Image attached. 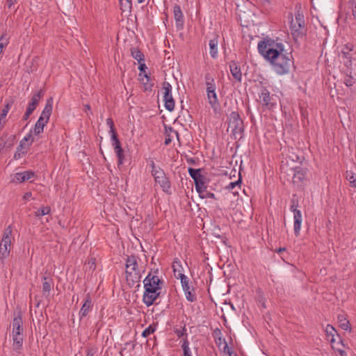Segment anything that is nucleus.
<instances>
[{"mask_svg":"<svg viewBox=\"0 0 356 356\" xmlns=\"http://www.w3.org/2000/svg\"><path fill=\"white\" fill-rule=\"evenodd\" d=\"M181 348L184 351V356L191 355V350L189 348V342L187 338L183 339V343L181 345Z\"/></svg>","mask_w":356,"mask_h":356,"instance_id":"obj_39","label":"nucleus"},{"mask_svg":"<svg viewBox=\"0 0 356 356\" xmlns=\"http://www.w3.org/2000/svg\"><path fill=\"white\" fill-rule=\"evenodd\" d=\"M126 279L132 284L140 282L141 275L138 268L137 258L134 255L127 257L126 259Z\"/></svg>","mask_w":356,"mask_h":356,"instance_id":"obj_2","label":"nucleus"},{"mask_svg":"<svg viewBox=\"0 0 356 356\" xmlns=\"http://www.w3.org/2000/svg\"><path fill=\"white\" fill-rule=\"evenodd\" d=\"M13 229L11 225L8 226L3 232L1 240L4 241L5 243H7L6 241H11V235H12Z\"/></svg>","mask_w":356,"mask_h":356,"instance_id":"obj_38","label":"nucleus"},{"mask_svg":"<svg viewBox=\"0 0 356 356\" xmlns=\"http://www.w3.org/2000/svg\"><path fill=\"white\" fill-rule=\"evenodd\" d=\"M35 174L33 171H24L22 172H17L14 175V178L13 179V182L22 183L25 181L30 180L31 179L35 177Z\"/></svg>","mask_w":356,"mask_h":356,"instance_id":"obj_19","label":"nucleus"},{"mask_svg":"<svg viewBox=\"0 0 356 356\" xmlns=\"http://www.w3.org/2000/svg\"><path fill=\"white\" fill-rule=\"evenodd\" d=\"M163 90H164L163 100L165 108L169 111H172L175 108V100L172 95V86L170 83L164 81Z\"/></svg>","mask_w":356,"mask_h":356,"instance_id":"obj_6","label":"nucleus"},{"mask_svg":"<svg viewBox=\"0 0 356 356\" xmlns=\"http://www.w3.org/2000/svg\"><path fill=\"white\" fill-rule=\"evenodd\" d=\"M161 291L156 289H145L143 302L147 307H149L155 303L156 300L159 298Z\"/></svg>","mask_w":356,"mask_h":356,"instance_id":"obj_11","label":"nucleus"},{"mask_svg":"<svg viewBox=\"0 0 356 356\" xmlns=\"http://www.w3.org/2000/svg\"><path fill=\"white\" fill-rule=\"evenodd\" d=\"M115 152L118 156V165H122L123 163V160L124 159L123 149L121 147L120 149H115Z\"/></svg>","mask_w":356,"mask_h":356,"instance_id":"obj_41","label":"nucleus"},{"mask_svg":"<svg viewBox=\"0 0 356 356\" xmlns=\"http://www.w3.org/2000/svg\"><path fill=\"white\" fill-rule=\"evenodd\" d=\"M353 45L351 43H347L341 47L339 52V58L344 67H352V54L350 52L353 51Z\"/></svg>","mask_w":356,"mask_h":356,"instance_id":"obj_5","label":"nucleus"},{"mask_svg":"<svg viewBox=\"0 0 356 356\" xmlns=\"http://www.w3.org/2000/svg\"><path fill=\"white\" fill-rule=\"evenodd\" d=\"M206 86H207V95H209V92H216L215 82L212 83V81H208V83H206Z\"/></svg>","mask_w":356,"mask_h":356,"instance_id":"obj_44","label":"nucleus"},{"mask_svg":"<svg viewBox=\"0 0 356 356\" xmlns=\"http://www.w3.org/2000/svg\"><path fill=\"white\" fill-rule=\"evenodd\" d=\"M120 6L122 12L129 13L131 9L132 3L130 0H120Z\"/></svg>","mask_w":356,"mask_h":356,"instance_id":"obj_35","label":"nucleus"},{"mask_svg":"<svg viewBox=\"0 0 356 356\" xmlns=\"http://www.w3.org/2000/svg\"><path fill=\"white\" fill-rule=\"evenodd\" d=\"M305 24H302L297 20L292 19L290 24V29L291 31V33L294 37L300 36L302 35L301 32V29L304 28Z\"/></svg>","mask_w":356,"mask_h":356,"instance_id":"obj_26","label":"nucleus"},{"mask_svg":"<svg viewBox=\"0 0 356 356\" xmlns=\"http://www.w3.org/2000/svg\"><path fill=\"white\" fill-rule=\"evenodd\" d=\"M173 268H174L175 277L177 279H179L181 280V283L182 282V277L183 278L184 277L185 280L188 279V277L184 274L181 273V271H179V270H178V272L177 273V269L175 268V265H173Z\"/></svg>","mask_w":356,"mask_h":356,"instance_id":"obj_45","label":"nucleus"},{"mask_svg":"<svg viewBox=\"0 0 356 356\" xmlns=\"http://www.w3.org/2000/svg\"><path fill=\"white\" fill-rule=\"evenodd\" d=\"M258 51L279 75L289 73L294 67L291 53L284 50V44L277 40L264 38L258 43Z\"/></svg>","mask_w":356,"mask_h":356,"instance_id":"obj_1","label":"nucleus"},{"mask_svg":"<svg viewBox=\"0 0 356 356\" xmlns=\"http://www.w3.org/2000/svg\"><path fill=\"white\" fill-rule=\"evenodd\" d=\"M146 68H147V67H146V65H145V63H140V65H139L138 69H139V70H140V72H145V70Z\"/></svg>","mask_w":356,"mask_h":356,"instance_id":"obj_59","label":"nucleus"},{"mask_svg":"<svg viewBox=\"0 0 356 356\" xmlns=\"http://www.w3.org/2000/svg\"><path fill=\"white\" fill-rule=\"evenodd\" d=\"M30 115H31V114L25 112V113L23 115L22 120H25V121L27 120L29 118Z\"/></svg>","mask_w":356,"mask_h":356,"instance_id":"obj_62","label":"nucleus"},{"mask_svg":"<svg viewBox=\"0 0 356 356\" xmlns=\"http://www.w3.org/2000/svg\"><path fill=\"white\" fill-rule=\"evenodd\" d=\"M144 289H151L160 291L162 288L163 281L157 275H153L151 272L143 280Z\"/></svg>","mask_w":356,"mask_h":356,"instance_id":"obj_7","label":"nucleus"},{"mask_svg":"<svg viewBox=\"0 0 356 356\" xmlns=\"http://www.w3.org/2000/svg\"><path fill=\"white\" fill-rule=\"evenodd\" d=\"M337 324L338 327L349 333L352 332V326L348 319V314L343 311L337 315Z\"/></svg>","mask_w":356,"mask_h":356,"instance_id":"obj_15","label":"nucleus"},{"mask_svg":"<svg viewBox=\"0 0 356 356\" xmlns=\"http://www.w3.org/2000/svg\"><path fill=\"white\" fill-rule=\"evenodd\" d=\"M47 123V120H42V118H39L33 128L34 134L39 135L40 133H42L44 127Z\"/></svg>","mask_w":356,"mask_h":356,"instance_id":"obj_27","label":"nucleus"},{"mask_svg":"<svg viewBox=\"0 0 356 356\" xmlns=\"http://www.w3.org/2000/svg\"><path fill=\"white\" fill-rule=\"evenodd\" d=\"M207 98H208L209 103L210 104L211 106L214 110H216L220 106V104H219L218 98H217L216 92H209V95H207Z\"/></svg>","mask_w":356,"mask_h":356,"instance_id":"obj_28","label":"nucleus"},{"mask_svg":"<svg viewBox=\"0 0 356 356\" xmlns=\"http://www.w3.org/2000/svg\"><path fill=\"white\" fill-rule=\"evenodd\" d=\"M259 98L261 100L262 106L268 109H271L276 105L275 96L270 95L269 90L266 87H262Z\"/></svg>","mask_w":356,"mask_h":356,"instance_id":"obj_9","label":"nucleus"},{"mask_svg":"<svg viewBox=\"0 0 356 356\" xmlns=\"http://www.w3.org/2000/svg\"><path fill=\"white\" fill-rule=\"evenodd\" d=\"M96 352L97 349L95 348H88L86 350V356H94Z\"/></svg>","mask_w":356,"mask_h":356,"instance_id":"obj_49","label":"nucleus"},{"mask_svg":"<svg viewBox=\"0 0 356 356\" xmlns=\"http://www.w3.org/2000/svg\"><path fill=\"white\" fill-rule=\"evenodd\" d=\"M8 44V39L6 38V34H2L0 37V54L2 52L3 49Z\"/></svg>","mask_w":356,"mask_h":356,"instance_id":"obj_43","label":"nucleus"},{"mask_svg":"<svg viewBox=\"0 0 356 356\" xmlns=\"http://www.w3.org/2000/svg\"><path fill=\"white\" fill-rule=\"evenodd\" d=\"M92 307V298L89 293L86 295V298L85 302H83L80 311H79V316L80 318L83 317L87 316L88 312L90 311Z\"/></svg>","mask_w":356,"mask_h":356,"instance_id":"obj_22","label":"nucleus"},{"mask_svg":"<svg viewBox=\"0 0 356 356\" xmlns=\"http://www.w3.org/2000/svg\"><path fill=\"white\" fill-rule=\"evenodd\" d=\"M43 96L44 91L42 90H40L39 91L33 94L29 104L37 107L40 100L43 97Z\"/></svg>","mask_w":356,"mask_h":356,"instance_id":"obj_31","label":"nucleus"},{"mask_svg":"<svg viewBox=\"0 0 356 356\" xmlns=\"http://www.w3.org/2000/svg\"><path fill=\"white\" fill-rule=\"evenodd\" d=\"M173 14L177 28L178 29H182L184 26V15L181 7L179 5L174 6Z\"/></svg>","mask_w":356,"mask_h":356,"instance_id":"obj_20","label":"nucleus"},{"mask_svg":"<svg viewBox=\"0 0 356 356\" xmlns=\"http://www.w3.org/2000/svg\"><path fill=\"white\" fill-rule=\"evenodd\" d=\"M295 20H297L298 22H299L302 24H305L304 16L302 14H300V13H298L296 14V19Z\"/></svg>","mask_w":356,"mask_h":356,"instance_id":"obj_52","label":"nucleus"},{"mask_svg":"<svg viewBox=\"0 0 356 356\" xmlns=\"http://www.w3.org/2000/svg\"><path fill=\"white\" fill-rule=\"evenodd\" d=\"M188 170L190 176L194 180L196 190L199 191L203 185H205L207 180L206 177L201 174L202 169L189 168Z\"/></svg>","mask_w":356,"mask_h":356,"instance_id":"obj_10","label":"nucleus"},{"mask_svg":"<svg viewBox=\"0 0 356 356\" xmlns=\"http://www.w3.org/2000/svg\"><path fill=\"white\" fill-rule=\"evenodd\" d=\"M186 327H185V326H184V327L182 328V330H176L175 331V332L176 333L177 336L178 337H179V338H180V337H183L184 335H186Z\"/></svg>","mask_w":356,"mask_h":356,"instance_id":"obj_47","label":"nucleus"},{"mask_svg":"<svg viewBox=\"0 0 356 356\" xmlns=\"http://www.w3.org/2000/svg\"><path fill=\"white\" fill-rule=\"evenodd\" d=\"M106 124L109 127L110 129H113L115 127L114 122L111 118L106 119Z\"/></svg>","mask_w":356,"mask_h":356,"instance_id":"obj_55","label":"nucleus"},{"mask_svg":"<svg viewBox=\"0 0 356 356\" xmlns=\"http://www.w3.org/2000/svg\"><path fill=\"white\" fill-rule=\"evenodd\" d=\"M32 131H31L22 140H20L19 145L14 154V159L18 160L23 157L28 151V147L33 143Z\"/></svg>","mask_w":356,"mask_h":356,"instance_id":"obj_4","label":"nucleus"},{"mask_svg":"<svg viewBox=\"0 0 356 356\" xmlns=\"http://www.w3.org/2000/svg\"><path fill=\"white\" fill-rule=\"evenodd\" d=\"M204 78L206 80V83H208V81H212V83L214 82V79L211 77L210 74H206Z\"/></svg>","mask_w":356,"mask_h":356,"instance_id":"obj_57","label":"nucleus"},{"mask_svg":"<svg viewBox=\"0 0 356 356\" xmlns=\"http://www.w3.org/2000/svg\"><path fill=\"white\" fill-rule=\"evenodd\" d=\"M241 183V180L238 179V181H234V182H231L229 185V188H234L236 186H238Z\"/></svg>","mask_w":356,"mask_h":356,"instance_id":"obj_56","label":"nucleus"},{"mask_svg":"<svg viewBox=\"0 0 356 356\" xmlns=\"http://www.w3.org/2000/svg\"><path fill=\"white\" fill-rule=\"evenodd\" d=\"M340 72L343 78L341 81L348 87H352L355 83V79L352 76V67L340 68Z\"/></svg>","mask_w":356,"mask_h":356,"instance_id":"obj_16","label":"nucleus"},{"mask_svg":"<svg viewBox=\"0 0 356 356\" xmlns=\"http://www.w3.org/2000/svg\"><path fill=\"white\" fill-rule=\"evenodd\" d=\"M51 208L48 206L42 207L35 211V216L37 217H41L45 215H47L50 213Z\"/></svg>","mask_w":356,"mask_h":356,"instance_id":"obj_36","label":"nucleus"},{"mask_svg":"<svg viewBox=\"0 0 356 356\" xmlns=\"http://www.w3.org/2000/svg\"><path fill=\"white\" fill-rule=\"evenodd\" d=\"M334 331V326L332 325H327L325 332L327 337V341L330 343V346L332 348H334V334H332Z\"/></svg>","mask_w":356,"mask_h":356,"instance_id":"obj_32","label":"nucleus"},{"mask_svg":"<svg viewBox=\"0 0 356 356\" xmlns=\"http://www.w3.org/2000/svg\"><path fill=\"white\" fill-rule=\"evenodd\" d=\"M290 170L293 175V183L298 186L301 185L306 177L307 170L300 166H296L291 168Z\"/></svg>","mask_w":356,"mask_h":356,"instance_id":"obj_12","label":"nucleus"},{"mask_svg":"<svg viewBox=\"0 0 356 356\" xmlns=\"http://www.w3.org/2000/svg\"><path fill=\"white\" fill-rule=\"evenodd\" d=\"M298 204H295L293 202V204L291 206V209L293 212L294 218V233L296 236H298L301 229L302 223V214L301 211L297 209Z\"/></svg>","mask_w":356,"mask_h":356,"instance_id":"obj_14","label":"nucleus"},{"mask_svg":"<svg viewBox=\"0 0 356 356\" xmlns=\"http://www.w3.org/2000/svg\"><path fill=\"white\" fill-rule=\"evenodd\" d=\"M152 176L155 181L163 188V191L168 193L170 190V184L164 171L160 167H158L157 171H155Z\"/></svg>","mask_w":356,"mask_h":356,"instance_id":"obj_8","label":"nucleus"},{"mask_svg":"<svg viewBox=\"0 0 356 356\" xmlns=\"http://www.w3.org/2000/svg\"><path fill=\"white\" fill-rule=\"evenodd\" d=\"M12 339L13 350L17 354H21V350L22 349L24 343L23 334H12Z\"/></svg>","mask_w":356,"mask_h":356,"instance_id":"obj_18","label":"nucleus"},{"mask_svg":"<svg viewBox=\"0 0 356 356\" xmlns=\"http://www.w3.org/2000/svg\"><path fill=\"white\" fill-rule=\"evenodd\" d=\"M181 286L186 295V298L189 302H195L197 300L195 290L193 286L189 283L188 278L185 280V278L182 277Z\"/></svg>","mask_w":356,"mask_h":356,"instance_id":"obj_13","label":"nucleus"},{"mask_svg":"<svg viewBox=\"0 0 356 356\" xmlns=\"http://www.w3.org/2000/svg\"><path fill=\"white\" fill-rule=\"evenodd\" d=\"M131 54L139 63L144 60V56L138 48L132 47L131 49Z\"/></svg>","mask_w":356,"mask_h":356,"instance_id":"obj_34","label":"nucleus"},{"mask_svg":"<svg viewBox=\"0 0 356 356\" xmlns=\"http://www.w3.org/2000/svg\"><path fill=\"white\" fill-rule=\"evenodd\" d=\"M225 339H222L221 337H219L218 338L216 339V343L217 346H220L222 343V341H224Z\"/></svg>","mask_w":356,"mask_h":356,"instance_id":"obj_58","label":"nucleus"},{"mask_svg":"<svg viewBox=\"0 0 356 356\" xmlns=\"http://www.w3.org/2000/svg\"><path fill=\"white\" fill-rule=\"evenodd\" d=\"M149 165L152 168L151 172H152V175L155 172V171H157L159 166H156L154 161L152 159H149Z\"/></svg>","mask_w":356,"mask_h":356,"instance_id":"obj_51","label":"nucleus"},{"mask_svg":"<svg viewBox=\"0 0 356 356\" xmlns=\"http://www.w3.org/2000/svg\"><path fill=\"white\" fill-rule=\"evenodd\" d=\"M110 133L111 134V140L118 138L115 127H113V129H110Z\"/></svg>","mask_w":356,"mask_h":356,"instance_id":"obj_54","label":"nucleus"},{"mask_svg":"<svg viewBox=\"0 0 356 356\" xmlns=\"http://www.w3.org/2000/svg\"><path fill=\"white\" fill-rule=\"evenodd\" d=\"M18 0H6V6L8 10H17V7H16V4L17 3Z\"/></svg>","mask_w":356,"mask_h":356,"instance_id":"obj_42","label":"nucleus"},{"mask_svg":"<svg viewBox=\"0 0 356 356\" xmlns=\"http://www.w3.org/2000/svg\"><path fill=\"white\" fill-rule=\"evenodd\" d=\"M230 129L234 138H242L244 131L243 121L241 118L238 113L233 111L229 117L228 129Z\"/></svg>","mask_w":356,"mask_h":356,"instance_id":"obj_3","label":"nucleus"},{"mask_svg":"<svg viewBox=\"0 0 356 356\" xmlns=\"http://www.w3.org/2000/svg\"><path fill=\"white\" fill-rule=\"evenodd\" d=\"M13 104V101L7 102L3 108L1 110L0 119L5 120L6 117Z\"/></svg>","mask_w":356,"mask_h":356,"instance_id":"obj_33","label":"nucleus"},{"mask_svg":"<svg viewBox=\"0 0 356 356\" xmlns=\"http://www.w3.org/2000/svg\"><path fill=\"white\" fill-rule=\"evenodd\" d=\"M187 162L190 164H192V165H195L196 164V161H195V158H188L187 159Z\"/></svg>","mask_w":356,"mask_h":356,"instance_id":"obj_60","label":"nucleus"},{"mask_svg":"<svg viewBox=\"0 0 356 356\" xmlns=\"http://www.w3.org/2000/svg\"><path fill=\"white\" fill-rule=\"evenodd\" d=\"M230 72L234 79L241 83L242 80V73L241 67L236 61H231L229 64Z\"/></svg>","mask_w":356,"mask_h":356,"instance_id":"obj_24","label":"nucleus"},{"mask_svg":"<svg viewBox=\"0 0 356 356\" xmlns=\"http://www.w3.org/2000/svg\"><path fill=\"white\" fill-rule=\"evenodd\" d=\"M36 108L29 103L26 112L31 115Z\"/></svg>","mask_w":356,"mask_h":356,"instance_id":"obj_53","label":"nucleus"},{"mask_svg":"<svg viewBox=\"0 0 356 356\" xmlns=\"http://www.w3.org/2000/svg\"><path fill=\"white\" fill-rule=\"evenodd\" d=\"M6 124V120H2L0 119V131L3 129Z\"/></svg>","mask_w":356,"mask_h":356,"instance_id":"obj_61","label":"nucleus"},{"mask_svg":"<svg viewBox=\"0 0 356 356\" xmlns=\"http://www.w3.org/2000/svg\"><path fill=\"white\" fill-rule=\"evenodd\" d=\"M83 107H84V111L85 112L90 111L91 108H90V106L89 104H85L83 106Z\"/></svg>","mask_w":356,"mask_h":356,"instance_id":"obj_64","label":"nucleus"},{"mask_svg":"<svg viewBox=\"0 0 356 356\" xmlns=\"http://www.w3.org/2000/svg\"><path fill=\"white\" fill-rule=\"evenodd\" d=\"M156 330L155 325H150L147 328H145L142 332V337L146 338L149 337L150 334H153Z\"/></svg>","mask_w":356,"mask_h":356,"instance_id":"obj_40","label":"nucleus"},{"mask_svg":"<svg viewBox=\"0 0 356 356\" xmlns=\"http://www.w3.org/2000/svg\"><path fill=\"white\" fill-rule=\"evenodd\" d=\"M112 140V145L114 148V150L121 148V143L118 138L111 140Z\"/></svg>","mask_w":356,"mask_h":356,"instance_id":"obj_46","label":"nucleus"},{"mask_svg":"<svg viewBox=\"0 0 356 356\" xmlns=\"http://www.w3.org/2000/svg\"><path fill=\"white\" fill-rule=\"evenodd\" d=\"M224 343H225V346H224V348H223V350L225 353H227L229 356H232L234 353H233V351L232 350V348H230L227 342L225 341V340H224Z\"/></svg>","mask_w":356,"mask_h":356,"instance_id":"obj_48","label":"nucleus"},{"mask_svg":"<svg viewBox=\"0 0 356 356\" xmlns=\"http://www.w3.org/2000/svg\"><path fill=\"white\" fill-rule=\"evenodd\" d=\"M6 242L5 243L3 240L0 242V261L2 262L10 254L11 241H6Z\"/></svg>","mask_w":356,"mask_h":356,"instance_id":"obj_23","label":"nucleus"},{"mask_svg":"<svg viewBox=\"0 0 356 356\" xmlns=\"http://www.w3.org/2000/svg\"><path fill=\"white\" fill-rule=\"evenodd\" d=\"M197 193H199V197L201 198V199H204V198H215L214 197V194L211 192H210L209 190H208V187L205 185H203L202 186V188H200L199 191H197Z\"/></svg>","mask_w":356,"mask_h":356,"instance_id":"obj_29","label":"nucleus"},{"mask_svg":"<svg viewBox=\"0 0 356 356\" xmlns=\"http://www.w3.org/2000/svg\"><path fill=\"white\" fill-rule=\"evenodd\" d=\"M346 179L349 181L352 188L356 187V176L352 172H346Z\"/></svg>","mask_w":356,"mask_h":356,"instance_id":"obj_37","label":"nucleus"},{"mask_svg":"<svg viewBox=\"0 0 356 356\" xmlns=\"http://www.w3.org/2000/svg\"><path fill=\"white\" fill-rule=\"evenodd\" d=\"M281 170L282 172H284L286 173H288L287 166H286L285 164H282L281 166Z\"/></svg>","mask_w":356,"mask_h":356,"instance_id":"obj_63","label":"nucleus"},{"mask_svg":"<svg viewBox=\"0 0 356 356\" xmlns=\"http://www.w3.org/2000/svg\"><path fill=\"white\" fill-rule=\"evenodd\" d=\"M42 282V296L48 299L50 296L51 291L54 285V282L51 278L44 276Z\"/></svg>","mask_w":356,"mask_h":356,"instance_id":"obj_21","label":"nucleus"},{"mask_svg":"<svg viewBox=\"0 0 356 356\" xmlns=\"http://www.w3.org/2000/svg\"><path fill=\"white\" fill-rule=\"evenodd\" d=\"M210 55L212 58H216L218 56V40L214 38L209 40Z\"/></svg>","mask_w":356,"mask_h":356,"instance_id":"obj_30","label":"nucleus"},{"mask_svg":"<svg viewBox=\"0 0 356 356\" xmlns=\"http://www.w3.org/2000/svg\"><path fill=\"white\" fill-rule=\"evenodd\" d=\"M53 108V98L50 97L47 100L46 105L40 116V118H42L43 120H47V122H49V118L52 113Z\"/></svg>","mask_w":356,"mask_h":356,"instance_id":"obj_25","label":"nucleus"},{"mask_svg":"<svg viewBox=\"0 0 356 356\" xmlns=\"http://www.w3.org/2000/svg\"><path fill=\"white\" fill-rule=\"evenodd\" d=\"M12 334H23V319L22 314L21 311H19L17 314H14V318L12 323Z\"/></svg>","mask_w":356,"mask_h":356,"instance_id":"obj_17","label":"nucleus"},{"mask_svg":"<svg viewBox=\"0 0 356 356\" xmlns=\"http://www.w3.org/2000/svg\"><path fill=\"white\" fill-rule=\"evenodd\" d=\"M335 356H348L347 353L341 348H337L335 350Z\"/></svg>","mask_w":356,"mask_h":356,"instance_id":"obj_50","label":"nucleus"}]
</instances>
